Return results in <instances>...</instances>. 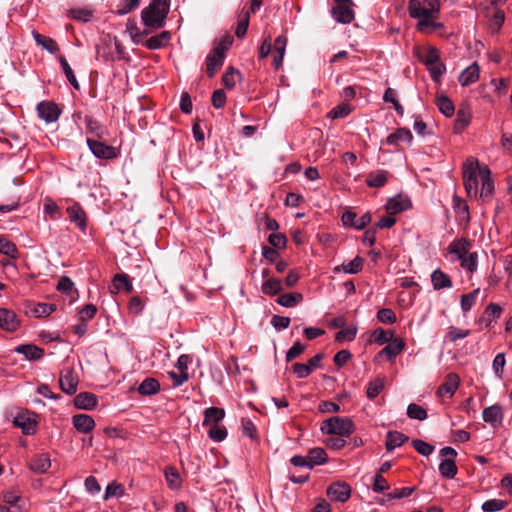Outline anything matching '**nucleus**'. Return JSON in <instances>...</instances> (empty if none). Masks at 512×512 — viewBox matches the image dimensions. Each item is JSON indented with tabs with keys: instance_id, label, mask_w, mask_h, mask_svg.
<instances>
[{
	"instance_id": "aec40b11",
	"label": "nucleus",
	"mask_w": 512,
	"mask_h": 512,
	"mask_svg": "<svg viewBox=\"0 0 512 512\" xmlns=\"http://www.w3.org/2000/svg\"><path fill=\"white\" fill-rule=\"evenodd\" d=\"M286 45H287V38L284 35L278 36L274 41V44L272 46L274 49V52H275V55L273 57V64L276 69H278L282 65L285 50H286Z\"/></svg>"
},
{
	"instance_id": "4be33fe9",
	"label": "nucleus",
	"mask_w": 512,
	"mask_h": 512,
	"mask_svg": "<svg viewBox=\"0 0 512 512\" xmlns=\"http://www.w3.org/2000/svg\"><path fill=\"white\" fill-rule=\"evenodd\" d=\"M14 351L23 354L28 360H39L44 355V350L34 344L19 345Z\"/></svg>"
},
{
	"instance_id": "dca6fc26",
	"label": "nucleus",
	"mask_w": 512,
	"mask_h": 512,
	"mask_svg": "<svg viewBox=\"0 0 512 512\" xmlns=\"http://www.w3.org/2000/svg\"><path fill=\"white\" fill-rule=\"evenodd\" d=\"M97 397L90 392H81L74 398V405L79 409L91 410L97 405Z\"/></svg>"
},
{
	"instance_id": "f8f14e48",
	"label": "nucleus",
	"mask_w": 512,
	"mask_h": 512,
	"mask_svg": "<svg viewBox=\"0 0 512 512\" xmlns=\"http://www.w3.org/2000/svg\"><path fill=\"white\" fill-rule=\"evenodd\" d=\"M78 379L73 375L71 369H67L61 373L60 387L61 390L68 394L73 395L77 391Z\"/></svg>"
},
{
	"instance_id": "052dcab7",
	"label": "nucleus",
	"mask_w": 512,
	"mask_h": 512,
	"mask_svg": "<svg viewBox=\"0 0 512 512\" xmlns=\"http://www.w3.org/2000/svg\"><path fill=\"white\" fill-rule=\"evenodd\" d=\"M124 494V487L116 482L108 484L104 494V500H108L112 497H121Z\"/></svg>"
},
{
	"instance_id": "f3484780",
	"label": "nucleus",
	"mask_w": 512,
	"mask_h": 512,
	"mask_svg": "<svg viewBox=\"0 0 512 512\" xmlns=\"http://www.w3.org/2000/svg\"><path fill=\"white\" fill-rule=\"evenodd\" d=\"M50 466H51V461H50V457L48 454L36 455L29 461V468L33 472L38 473V474L47 472V470L50 468Z\"/></svg>"
},
{
	"instance_id": "ea45409f",
	"label": "nucleus",
	"mask_w": 512,
	"mask_h": 512,
	"mask_svg": "<svg viewBox=\"0 0 512 512\" xmlns=\"http://www.w3.org/2000/svg\"><path fill=\"white\" fill-rule=\"evenodd\" d=\"M363 268V259L359 256L355 257L346 265L337 266L334 268V272L338 273L344 271L345 273L356 274Z\"/></svg>"
},
{
	"instance_id": "f704fd0d",
	"label": "nucleus",
	"mask_w": 512,
	"mask_h": 512,
	"mask_svg": "<svg viewBox=\"0 0 512 512\" xmlns=\"http://www.w3.org/2000/svg\"><path fill=\"white\" fill-rule=\"evenodd\" d=\"M388 175V172L384 170L370 172L367 176L366 183L369 187H383L387 182Z\"/></svg>"
},
{
	"instance_id": "a19ab883",
	"label": "nucleus",
	"mask_w": 512,
	"mask_h": 512,
	"mask_svg": "<svg viewBox=\"0 0 512 512\" xmlns=\"http://www.w3.org/2000/svg\"><path fill=\"white\" fill-rule=\"evenodd\" d=\"M385 386V377H378L374 380H371L366 389V395L369 399H374L377 397L380 392L384 389Z\"/></svg>"
},
{
	"instance_id": "a878e982",
	"label": "nucleus",
	"mask_w": 512,
	"mask_h": 512,
	"mask_svg": "<svg viewBox=\"0 0 512 512\" xmlns=\"http://www.w3.org/2000/svg\"><path fill=\"white\" fill-rule=\"evenodd\" d=\"M171 35L168 31H163L160 34L150 37L145 40L142 45L150 50H157L164 47L170 40Z\"/></svg>"
},
{
	"instance_id": "72a5a7b5",
	"label": "nucleus",
	"mask_w": 512,
	"mask_h": 512,
	"mask_svg": "<svg viewBox=\"0 0 512 512\" xmlns=\"http://www.w3.org/2000/svg\"><path fill=\"white\" fill-rule=\"evenodd\" d=\"M412 139L413 135L409 129L399 128L386 138V143L389 145H397L400 141L411 143Z\"/></svg>"
},
{
	"instance_id": "49530a36",
	"label": "nucleus",
	"mask_w": 512,
	"mask_h": 512,
	"mask_svg": "<svg viewBox=\"0 0 512 512\" xmlns=\"http://www.w3.org/2000/svg\"><path fill=\"white\" fill-rule=\"evenodd\" d=\"M165 478L168 483V486L171 489H178L181 485L180 475L177 469L173 466H168L165 468Z\"/></svg>"
},
{
	"instance_id": "8fccbe9b",
	"label": "nucleus",
	"mask_w": 512,
	"mask_h": 512,
	"mask_svg": "<svg viewBox=\"0 0 512 512\" xmlns=\"http://www.w3.org/2000/svg\"><path fill=\"white\" fill-rule=\"evenodd\" d=\"M59 62H60V65L63 69V72L67 78V80L70 82V84L75 88V89H79L80 88V85L74 75V72L72 70V68L70 67L68 61L66 60V58L64 56H60L59 57Z\"/></svg>"
},
{
	"instance_id": "6e6d98bb",
	"label": "nucleus",
	"mask_w": 512,
	"mask_h": 512,
	"mask_svg": "<svg viewBox=\"0 0 512 512\" xmlns=\"http://www.w3.org/2000/svg\"><path fill=\"white\" fill-rule=\"evenodd\" d=\"M407 416L411 419L424 420L427 418V412L423 407L411 403L407 407Z\"/></svg>"
},
{
	"instance_id": "c03bdc74",
	"label": "nucleus",
	"mask_w": 512,
	"mask_h": 512,
	"mask_svg": "<svg viewBox=\"0 0 512 512\" xmlns=\"http://www.w3.org/2000/svg\"><path fill=\"white\" fill-rule=\"evenodd\" d=\"M283 290L281 280L277 278H269L262 284V292L266 295H276Z\"/></svg>"
},
{
	"instance_id": "6e6552de",
	"label": "nucleus",
	"mask_w": 512,
	"mask_h": 512,
	"mask_svg": "<svg viewBox=\"0 0 512 512\" xmlns=\"http://www.w3.org/2000/svg\"><path fill=\"white\" fill-rule=\"evenodd\" d=\"M20 320L16 313L7 308H0V328L8 332H13L18 329Z\"/></svg>"
},
{
	"instance_id": "9b49d317",
	"label": "nucleus",
	"mask_w": 512,
	"mask_h": 512,
	"mask_svg": "<svg viewBox=\"0 0 512 512\" xmlns=\"http://www.w3.org/2000/svg\"><path fill=\"white\" fill-rule=\"evenodd\" d=\"M483 420L489 423L492 427H498L503 420V410L498 404L489 406L483 410Z\"/></svg>"
},
{
	"instance_id": "de8ad7c7",
	"label": "nucleus",
	"mask_w": 512,
	"mask_h": 512,
	"mask_svg": "<svg viewBox=\"0 0 512 512\" xmlns=\"http://www.w3.org/2000/svg\"><path fill=\"white\" fill-rule=\"evenodd\" d=\"M432 16L421 18L417 23V29L422 33L432 32L443 27L442 23L434 22L431 20Z\"/></svg>"
},
{
	"instance_id": "4468645a",
	"label": "nucleus",
	"mask_w": 512,
	"mask_h": 512,
	"mask_svg": "<svg viewBox=\"0 0 512 512\" xmlns=\"http://www.w3.org/2000/svg\"><path fill=\"white\" fill-rule=\"evenodd\" d=\"M86 133L91 134L96 140H103L108 134L107 129L102 126L96 119L85 116Z\"/></svg>"
},
{
	"instance_id": "cd10ccee",
	"label": "nucleus",
	"mask_w": 512,
	"mask_h": 512,
	"mask_svg": "<svg viewBox=\"0 0 512 512\" xmlns=\"http://www.w3.org/2000/svg\"><path fill=\"white\" fill-rule=\"evenodd\" d=\"M409 440L408 436L398 431H389L386 435V449L392 451Z\"/></svg>"
},
{
	"instance_id": "a18cd8bd",
	"label": "nucleus",
	"mask_w": 512,
	"mask_h": 512,
	"mask_svg": "<svg viewBox=\"0 0 512 512\" xmlns=\"http://www.w3.org/2000/svg\"><path fill=\"white\" fill-rule=\"evenodd\" d=\"M303 299L300 293H288L280 295L277 299V303L284 307H294Z\"/></svg>"
},
{
	"instance_id": "e2e57ef3",
	"label": "nucleus",
	"mask_w": 512,
	"mask_h": 512,
	"mask_svg": "<svg viewBox=\"0 0 512 512\" xmlns=\"http://www.w3.org/2000/svg\"><path fill=\"white\" fill-rule=\"evenodd\" d=\"M208 435L212 440L221 442L227 437V429L224 426L212 425L209 428Z\"/></svg>"
},
{
	"instance_id": "a211bd4d",
	"label": "nucleus",
	"mask_w": 512,
	"mask_h": 512,
	"mask_svg": "<svg viewBox=\"0 0 512 512\" xmlns=\"http://www.w3.org/2000/svg\"><path fill=\"white\" fill-rule=\"evenodd\" d=\"M67 213L69 215L70 220L76 223L82 231H85L86 213L83 210V208L78 203H75L67 208Z\"/></svg>"
},
{
	"instance_id": "6ab92c4d",
	"label": "nucleus",
	"mask_w": 512,
	"mask_h": 512,
	"mask_svg": "<svg viewBox=\"0 0 512 512\" xmlns=\"http://www.w3.org/2000/svg\"><path fill=\"white\" fill-rule=\"evenodd\" d=\"M471 120V112L468 106L462 105L456 114L454 122V132L461 133L468 126Z\"/></svg>"
},
{
	"instance_id": "20e7f679",
	"label": "nucleus",
	"mask_w": 512,
	"mask_h": 512,
	"mask_svg": "<svg viewBox=\"0 0 512 512\" xmlns=\"http://www.w3.org/2000/svg\"><path fill=\"white\" fill-rule=\"evenodd\" d=\"M86 143L93 155L99 159H115L120 154L118 148L107 145L99 139L96 140L94 138L87 137Z\"/></svg>"
},
{
	"instance_id": "f257e3e1",
	"label": "nucleus",
	"mask_w": 512,
	"mask_h": 512,
	"mask_svg": "<svg viewBox=\"0 0 512 512\" xmlns=\"http://www.w3.org/2000/svg\"><path fill=\"white\" fill-rule=\"evenodd\" d=\"M170 9V0H151L150 4L141 12V19L148 28L159 29L164 27Z\"/></svg>"
},
{
	"instance_id": "c85d7f7f",
	"label": "nucleus",
	"mask_w": 512,
	"mask_h": 512,
	"mask_svg": "<svg viewBox=\"0 0 512 512\" xmlns=\"http://www.w3.org/2000/svg\"><path fill=\"white\" fill-rule=\"evenodd\" d=\"M121 290L127 293H130L133 290V285L127 274H116L113 278V288L111 289V292L116 293Z\"/></svg>"
},
{
	"instance_id": "7c9ffc66",
	"label": "nucleus",
	"mask_w": 512,
	"mask_h": 512,
	"mask_svg": "<svg viewBox=\"0 0 512 512\" xmlns=\"http://www.w3.org/2000/svg\"><path fill=\"white\" fill-rule=\"evenodd\" d=\"M309 469L316 465H321L327 462V453L323 448L315 447L309 450L307 455Z\"/></svg>"
},
{
	"instance_id": "603ef678",
	"label": "nucleus",
	"mask_w": 512,
	"mask_h": 512,
	"mask_svg": "<svg viewBox=\"0 0 512 512\" xmlns=\"http://www.w3.org/2000/svg\"><path fill=\"white\" fill-rule=\"evenodd\" d=\"M233 43V38L230 35L223 37L219 43L213 48L214 52L219 58H225L226 51L230 48Z\"/></svg>"
},
{
	"instance_id": "864d4df0",
	"label": "nucleus",
	"mask_w": 512,
	"mask_h": 512,
	"mask_svg": "<svg viewBox=\"0 0 512 512\" xmlns=\"http://www.w3.org/2000/svg\"><path fill=\"white\" fill-rule=\"evenodd\" d=\"M479 292H480V289L477 288L468 294L462 295L461 308L464 312H468L473 307V305L476 302L477 295L479 294Z\"/></svg>"
},
{
	"instance_id": "0eeeda50",
	"label": "nucleus",
	"mask_w": 512,
	"mask_h": 512,
	"mask_svg": "<svg viewBox=\"0 0 512 512\" xmlns=\"http://www.w3.org/2000/svg\"><path fill=\"white\" fill-rule=\"evenodd\" d=\"M36 110L39 118L43 119L46 123L57 121L61 114L58 105L51 101H41L37 104Z\"/></svg>"
},
{
	"instance_id": "bf43d9fd",
	"label": "nucleus",
	"mask_w": 512,
	"mask_h": 512,
	"mask_svg": "<svg viewBox=\"0 0 512 512\" xmlns=\"http://www.w3.org/2000/svg\"><path fill=\"white\" fill-rule=\"evenodd\" d=\"M414 449L423 456H429L433 453L435 447L423 440L415 439L412 441Z\"/></svg>"
},
{
	"instance_id": "37998d69",
	"label": "nucleus",
	"mask_w": 512,
	"mask_h": 512,
	"mask_svg": "<svg viewBox=\"0 0 512 512\" xmlns=\"http://www.w3.org/2000/svg\"><path fill=\"white\" fill-rule=\"evenodd\" d=\"M436 105L439 111L446 117H451L455 112V107L452 101L445 95L436 98Z\"/></svg>"
},
{
	"instance_id": "5701e85b",
	"label": "nucleus",
	"mask_w": 512,
	"mask_h": 512,
	"mask_svg": "<svg viewBox=\"0 0 512 512\" xmlns=\"http://www.w3.org/2000/svg\"><path fill=\"white\" fill-rule=\"evenodd\" d=\"M480 68L476 62L467 67L460 74L458 81L462 86H468L474 82H476L479 78Z\"/></svg>"
},
{
	"instance_id": "c9c22d12",
	"label": "nucleus",
	"mask_w": 512,
	"mask_h": 512,
	"mask_svg": "<svg viewBox=\"0 0 512 512\" xmlns=\"http://www.w3.org/2000/svg\"><path fill=\"white\" fill-rule=\"evenodd\" d=\"M470 247L471 243L468 240L461 238L453 241L449 245V251L450 253L456 254L459 259H462L466 254H468Z\"/></svg>"
},
{
	"instance_id": "7ed1b4c3",
	"label": "nucleus",
	"mask_w": 512,
	"mask_h": 512,
	"mask_svg": "<svg viewBox=\"0 0 512 512\" xmlns=\"http://www.w3.org/2000/svg\"><path fill=\"white\" fill-rule=\"evenodd\" d=\"M335 5L331 9L333 18L342 24H349L355 18L352 0H333Z\"/></svg>"
},
{
	"instance_id": "338daca9",
	"label": "nucleus",
	"mask_w": 512,
	"mask_h": 512,
	"mask_svg": "<svg viewBox=\"0 0 512 512\" xmlns=\"http://www.w3.org/2000/svg\"><path fill=\"white\" fill-rule=\"evenodd\" d=\"M390 488V485L388 484L387 480L383 477V475H380V473H376V475L373 477V484L372 489L376 493H382Z\"/></svg>"
},
{
	"instance_id": "1a4fd4ad",
	"label": "nucleus",
	"mask_w": 512,
	"mask_h": 512,
	"mask_svg": "<svg viewBox=\"0 0 512 512\" xmlns=\"http://www.w3.org/2000/svg\"><path fill=\"white\" fill-rule=\"evenodd\" d=\"M35 415L29 413H19L14 418V425L21 428L22 432L26 435H32L36 431L37 422L34 418Z\"/></svg>"
},
{
	"instance_id": "774afa93",
	"label": "nucleus",
	"mask_w": 512,
	"mask_h": 512,
	"mask_svg": "<svg viewBox=\"0 0 512 512\" xmlns=\"http://www.w3.org/2000/svg\"><path fill=\"white\" fill-rule=\"evenodd\" d=\"M505 363H506V359H505L504 353H499L495 356L493 363H492V368H493L495 375L498 378H502V376H503Z\"/></svg>"
},
{
	"instance_id": "79ce46f5",
	"label": "nucleus",
	"mask_w": 512,
	"mask_h": 512,
	"mask_svg": "<svg viewBox=\"0 0 512 512\" xmlns=\"http://www.w3.org/2000/svg\"><path fill=\"white\" fill-rule=\"evenodd\" d=\"M223 62L224 58H219V56H217L214 52L211 51L206 57L207 75L210 78H212L215 75L216 70L222 66Z\"/></svg>"
},
{
	"instance_id": "e433bc0d",
	"label": "nucleus",
	"mask_w": 512,
	"mask_h": 512,
	"mask_svg": "<svg viewBox=\"0 0 512 512\" xmlns=\"http://www.w3.org/2000/svg\"><path fill=\"white\" fill-rule=\"evenodd\" d=\"M191 363V357L189 355L183 354L178 358L177 367L180 370L179 380H177L176 385L180 386L184 382H186L189 378L188 375V365Z\"/></svg>"
},
{
	"instance_id": "b1692460",
	"label": "nucleus",
	"mask_w": 512,
	"mask_h": 512,
	"mask_svg": "<svg viewBox=\"0 0 512 512\" xmlns=\"http://www.w3.org/2000/svg\"><path fill=\"white\" fill-rule=\"evenodd\" d=\"M411 206V202L408 198L401 196L389 199L386 204V210L389 214H398L407 210Z\"/></svg>"
},
{
	"instance_id": "ddd939ff",
	"label": "nucleus",
	"mask_w": 512,
	"mask_h": 512,
	"mask_svg": "<svg viewBox=\"0 0 512 512\" xmlns=\"http://www.w3.org/2000/svg\"><path fill=\"white\" fill-rule=\"evenodd\" d=\"M460 383V378L455 373H450L446 376L445 382L438 388L437 395L444 397L449 395L450 397L455 393Z\"/></svg>"
},
{
	"instance_id": "0e129e2a",
	"label": "nucleus",
	"mask_w": 512,
	"mask_h": 512,
	"mask_svg": "<svg viewBox=\"0 0 512 512\" xmlns=\"http://www.w3.org/2000/svg\"><path fill=\"white\" fill-rule=\"evenodd\" d=\"M69 15L74 20L88 22L92 17V11L83 8L71 9Z\"/></svg>"
},
{
	"instance_id": "393cba45",
	"label": "nucleus",
	"mask_w": 512,
	"mask_h": 512,
	"mask_svg": "<svg viewBox=\"0 0 512 512\" xmlns=\"http://www.w3.org/2000/svg\"><path fill=\"white\" fill-rule=\"evenodd\" d=\"M225 417V411L218 407H209L204 411L203 426L218 425Z\"/></svg>"
},
{
	"instance_id": "c756f323",
	"label": "nucleus",
	"mask_w": 512,
	"mask_h": 512,
	"mask_svg": "<svg viewBox=\"0 0 512 512\" xmlns=\"http://www.w3.org/2000/svg\"><path fill=\"white\" fill-rule=\"evenodd\" d=\"M431 282L435 290L452 287V281L450 277L440 269L433 271L431 274Z\"/></svg>"
},
{
	"instance_id": "3c124183",
	"label": "nucleus",
	"mask_w": 512,
	"mask_h": 512,
	"mask_svg": "<svg viewBox=\"0 0 512 512\" xmlns=\"http://www.w3.org/2000/svg\"><path fill=\"white\" fill-rule=\"evenodd\" d=\"M57 290L71 297H73V293L77 294V290L74 289L73 281L67 276H62L59 279L57 284Z\"/></svg>"
},
{
	"instance_id": "13d9d810",
	"label": "nucleus",
	"mask_w": 512,
	"mask_h": 512,
	"mask_svg": "<svg viewBox=\"0 0 512 512\" xmlns=\"http://www.w3.org/2000/svg\"><path fill=\"white\" fill-rule=\"evenodd\" d=\"M395 90L392 89V88H387L384 95H383V100L385 102H390L393 104L394 106V109L396 110L397 114L399 116H403L404 114V109H403V106L397 101V99L395 98Z\"/></svg>"
},
{
	"instance_id": "423d86ee",
	"label": "nucleus",
	"mask_w": 512,
	"mask_h": 512,
	"mask_svg": "<svg viewBox=\"0 0 512 512\" xmlns=\"http://www.w3.org/2000/svg\"><path fill=\"white\" fill-rule=\"evenodd\" d=\"M327 496L332 501L346 502L351 496V487L344 481H336L327 488Z\"/></svg>"
},
{
	"instance_id": "2f4dec72",
	"label": "nucleus",
	"mask_w": 512,
	"mask_h": 512,
	"mask_svg": "<svg viewBox=\"0 0 512 512\" xmlns=\"http://www.w3.org/2000/svg\"><path fill=\"white\" fill-rule=\"evenodd\" d=\"M33 38L35 42L42 46L44 49H46L48 52L54 54L59 51V46L55 40L52 38H49L47 36H44L37 31L32 32Z\"/></svg>"
},
{
	"instance_id": "4c0bfd02",
	"label": "nucleus",
	"mask_w": 512,
	"mask_h": 512,
	"mask_svg": "<svg viewBox=\"0 0 512 512\" xmlns=\"http://www.w3.org/2000/svg\"><path fill=\"white\" fill-rule=\"evenodd\" d=\"M160 390V384L155 378H146L138 387L141 395L150 396L156 394Z\"/></svg>"
},
{
	"instance_id": "f03ea898",
	"label": "nucleus",
	"mask_w": 512,
	"mask_h": 512,
	"mask_svg": "<svg viewBox=\"0 0 512 512\" xmlns=\"http://www.w3.org/2000/svg\"><path fill=\"white\" fill-rule=\"evenodd\" d=\"M321 431L330 435L348 437L354 431V424L349 418L335 416L322 423Z\"/></svg>"
},
{
	"instance_id": "473e14b6",
	"label": "nucleus",
	"mask_w": 512,
	"mask_h": 512,
	"mask_svg": "<svg viewBox=\"0 0 512 512\" xmlns=\"http://www.w3.org/2000/svg\"><path fill=\"white\" fill-rule=\"evenodd\" d=\"M408 12L412 18L421 19L426 16H431V11L421 4L418 0H410L408 3Z\"/></svg>"
},
{
	"instance_id": "58836bf2",
	"label": "nucleus",
	"mask_w": 512,
	"mask_h": 512,
	"mask_svg": "<svg viewBox=\"0 0 512 512\" xmlns=\"http://www.w3.org/2000/svg\"><path fill=\"white\" fill-rule=\"evenodd\" d=\"M457 466L452 458L443 459L439 465L440 474L448 479H452L457 474Z\"/></svg>"
},
{
	"instance_id": "5fc2aeb1",
	"label": "nucleus",
	"mask_w": 512,
	"mask_h": 512,
	"mask_svg": "<svg viewBox=\"0 0 512 512\" xmlns=\"http://www.w3.org/2000/svg\"><path fill=\"white\" fill-rule=\"evenodd\" d=\"M140 1L141 0H121L115 13L118 15L128 14L139 6Z\"/></svg>"
},
{
	"instance_id": "412c9836",
	"label": "nucleus",
	"mask_w": 512,
	"mask_h": 512,
	"mask_svg": "<svg viewBox=\"0 0 512 512\" xmlns=\"http://www.w3.org/2000/svg\"><path fill=\"white\" fill-rule=\"evenodd\" d=\"M479 175L482 179V188H481L480 197L482 199H489V198H491L493 191H494V184L490 178V170L487 167H484L479 170Z\"/></svg>"
},
{
	"instance_id": "69168bd1",
	"label": "nucleus",
	"mask_w": 512,
	"mask_h": 512,
	"mask_svg": "<svg viewBox=\"0 0 512 512\" xmlns=\"http://www.w3.org/2000/svg\"><path fill=\"white\" fill-rule=\"evenodd\" d=\"M373 338L377 344L383 345L390 342L393 339V333L391 331H386L382 328H378L373 332Z\"/></svg>"
},
{
	"instance_id": "9d476101",
	"label": "nucleus",
	"mask_w": 512,
	"mask_h": 512,
	"mask_svg": "<svg viewBox=\"0 0 512 512\" xmlns=\"http://www.w3.org/2000/svg\"><path fill=\"white\" fill-rule=\"evenodd\" d=\"M414 53L418 60L424 63L427 67L432 64L434 65L435 62L440 60L438 49L432 46L426 48L417 47L415 48Z\"/></svg>"
},
{
	"instance_id": "bb28decb",
	"label": "nucleus",
	"mask_w": 512,
	"mask_h": 512,
	"mask_svg": "<svg viewBox=\"0 0 512 512\" xmlns=\"http://www.w3.org/2000/svg\"><path fill=\"white\" fill-rule=\"evenodd\" d=\"M403 348L404 342L399 338H395L388 342V344L380 351L379 354L385 355L389 360H392L402 352Z\"/></svg>"
},
{
	"instance_id": "680f3d73",
	"label": "nucleus",
	"mask_w": 512,
	"mask_h": 512,
	"mask_svg": "<svg viewBox=\"0 0 512 512\" xmlns=\"http://www.w3.org/2000/svg\"><path fill=\"white\" fill-rule=\"evenodd\" d=\"M477 259L478 254L477 252L466 254L461 260V266L464 269H467L470 272H473L477 269Z\"/></svg>"
},
{
	"instance_id": "09e8293b",
	"label": "nucleus",
	"mask_w": 512,
	"mask_h": 512,
	"mask_svg": "<svg viewBox=\"0 0 512 512\" xmlns=\"http://www.w3.org/2000/svg\"><path fill=\"white\" fill-rule=\"evenodd\" d=\"M414 487H404L401 489H394L393 491L385 494L384 499L380 502L383 504L385 501H391L396 499H402L410 496L414 492Z\"/></svg>"
},
{
	"instance_id": "2eb2a0df",
	"label": "nucleus",
	"mask_w": 512,
	"mask_h": 512,
	"mask_svg": "<svg viewBox=\"0 0 512 512\" xmlns=\"http://www.w3.org/2000/svg\"><path fill=\"white\" fill-rule=\"evenodd\" d=\"M72 423L76 430L81 433H89L95 427L94 419L87 414H76L72 417Z\"/></svg>"
},
{
	"instance_id": "39448f33",
	"label": "nucleus",
	"mask_w": 512,
	"mask_h": 512,
	"mask_svg": "<svg viewBox=\"0 0 512 512\" xmlns=\"http://www.w3.org/2000/svg\"><path fill=\"white\" fill-rule=\"evenodd\" d=\"M463 181L467 195L469 197H476L478 193V176L477 168L474 167L473 161L466 163L463 171Z\"/></svg>"
},
{
	"instance_id": "4d7b16f0",
	"label": "nucleus",
	"mask_w": 512,
	"mask_h": 512,
	"mask_svg": "<svg viewBox=\"0 0 512 512\" xmlns=\"http://www.w3.org/2000/svg\"><path fill=\"white\" fill-rule=\"evenodd\" d=\"M17 252V247L13 242L3 236L0 237V253L15 258Z\"/></svg>"
}]
</instances>
